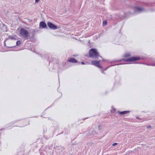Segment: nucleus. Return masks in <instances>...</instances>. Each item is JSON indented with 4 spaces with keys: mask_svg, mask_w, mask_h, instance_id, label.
Masks as SVG:
<instances>
[{
    "mask_svg": "<svg viewBox=\"0 0 155 155\" xmlns=\"http://www.w3.org/2000/svg\"><path fill=\"white\" fill-rule=\"evenodd\" d=\"M89 55L90 57L94 58L95 59H97L99 57L102 58L100 55L99 53L96 48H92L89 51Z\"/></svg>",
    "mask_w": 155,
    "mask_h": 155,
    "instance_id": "f257e3e1",
    "label": "nucleus"
},
{
    "mask_svg": "<svg viewBox=\"0 0 155 155\" xmlns=\"http://www.w3.org/2000/svg\"><path fill=\"white\" fill-rule=\"evenodd\" d=\"M20 34L22 37H24L26 39H28V37H29V35L28 31L24 28H21L20 31Z\"/></svg>",
    "mask_w": 155,
    "mask_h": 155,
    "instance_id": "f03ea898",
    "label": "nucleus"
},
{
    "mask_svg": "<svg viewBox=\"0 0 155 155\" xmlns=\"http://www.w3.org/2000/svg\"><path fill=\"white\" fill-rule=\"evenodd\" d=\"M122 61H126L128 62H133L136 61V56L133 57H130L127 58H123L121 60L115 61H114V63Z\"/></svg>",
    "mask_w": 155,
    "mask_h": 155,
    "instance_id": "7ed1b4c3",
    "label": "nucleus"
},
{
    "mask_svg": "<svg viewBox=\"0 0 155 155\" xmlns=\"http://www.w3.org/2000/svg\"><path fill=\"white\" fill-rule=\"evenodd\" d=\"M47 25L49 28L52 30H55L58 28L57 26L50 21L47 22Z\"/></svg>",
    "mask_w": 155,
    "mask_h": 155,
    "instance_id": "20e7f679",
    "label": "nucleus"
},
{
    "mask_svg": "<svg viewBox=\"0 0 155 155\" xmlns=\"http://www.w3.org/2000/svg\"><path fill=\"white\" fill-rule=\"evenodd\" d=\"M100 61H92L91 63V64L94 65L97 67L102 68V66L100 65Z\"/></svg>",
    "mask_w": 155,
    "mask_h": 155,
    "instance_id": "39448f33",
    "label": "nucleus"
},
{
    "mask_svg": "<svg viewBox=\"0 0 155 155\" xmlns=\"http://www.w3.org/2000/svg\"><path fill=\"white\" fill-rule=\"evenodd\" d=\"M39 27L40 28H45L46 29L48 28V27L46 23L44 21H41L40 22L39 24Z\"/></svg>",
    "mask_w": 155,
    "mask_h": 155,
    "instance_id": "423d86ee",
    "label": "nucleus"
},
{
    "mask_svg": "<svg viewBox=\"0 0 155 155\" xmlns=\"http://www.w3.org/2000/svg\"><path fill=\"white\" fill-rule=\"evenodd\" d=\"M35 31L34 29L33 30H32L30 32V34L31 35L30 36H29V38L30 39H34V35H35Z\"/></svg>",
    "mask_w": 155,
    "mask_h": 155,
    "instance_id": "0eeeda50",
    "label": "nucleus"
},
{
    "mask_svg": "<svg viewBox=\"0 0 155 155\" xmlns=\"http://www.w3.org/2000/svg\"><path fill=\"white\" fill-rule=\"evenodd\" d=\"M136 14L139 12H143L144 11V9L141 8L136 7Z\"/></svg>",
    "mask_w": 155,
    "mask_h": 155,
    "instance_id": "6e6552de",
    "label": "nucleus"
},
{
    "mask_svg": "<svg viewBox=\"0 0 155 155\" xmlns=\"http://www.w3.org/2000/svg\"><path fill=\"white\" fill-rule=\"evenodd\" d=\"M68 61L74 63H76L78 62V61L75 58H69L68 60Z\"/></svg>",
    "mask_w": 155,
    "mask_h": 155,
    "instance_id": "1a4fd4ad",
    "label": "nucleus"
},
{
    "mask_svg": "<svg viewBox=\"0 0 155 155\" xmlns=\"http://www.w3.org/2000/svg\"><path fill=\"white\" fill-rule=\"evenodd\" d=\"M130 111H118V113L120 115H124L127 114L128 113H129Z\"/></svg>",
    "mask_w": 155,
    "mask_h": 155,
    "instance_id": "9d476101",
    "label": "nucleus"
},
{
    "mask_svg": "<svg viewBox=\"0 0 155 155\" xmlns=\"http://www.w3.org/2000/svg\"><path fill=\"white\" fill-rule=\"evenodd\" d=\"M6 39H11L12 40H16V38L14 36H9L8 38H6Z\"/></svg>",
    "mask_w": 155,
    "mask_h": 155,
    "instance_id": "9b49d317",
    "label": "nucleus"
},
{
    "mask_svg": "<svg viewBox=\"0 0 155 155\" xmlns=\"http://www.w3.org/2000/svg\"><path fill=\"white\" fill-rule=\"evenodd\" d=\"M130 53H125L123 56L124 57H129L130 56Z\"/></svg>",
    "mask_w": 155,
    "mask_h": 155,
    "instance_id": "f8f14e48",
    "label": "nucleus"
},
{
    "mask_svg": "<svg viewBox=\"0 0 155 155\" xmlns=\"http://www.w3.org/2000/svg\"><path fill=\"white\" fill-rule=\"evenodd\" d=\"M136 119L138 120H136V122H142L143 121V119H140L138 117H136Z\"/></svg>",
    "mask_w": 155,
    "mask_h": 155,
    "instance_id": "ddd939ff",
    "label": "nucleus"
},
{
    "mask_svg": "<svg viewBox=\"0 0 155 155\" xmlns=\"http://www.w3.org/2000/svg\"><path fill=\"white\" fill-rule=\"evenodd\" d=\"M110 66H109L107 67V68H104V69H103L102 68V70H101V72L102 73H103V72L104 71H106V70H107L108 68H110Z\"/></svg>",
    "mask_w": 155,
    "mask_h": 155,
    "instance_id": "4468645a",
    "label": "nucleus"
},
{
    "mask_svg": "<svg viewBox=\"0 0 155 155\" xmlns=\"http://www.w3.org/2000/svg\"><path fill=\"white\" fill-rule=\"evenodd\" d=\"M21 44V42L20 41H16V45L17 46H18Z\"/></svg>",
    "mask_w": 155,
    "mask_h": 155,
    "instance_id": "2eb2a0df",
    "label": "nucleus"
},
{
    "mask_svg": "<svg viewBox=\"0 0 155 155\" xmlns=\"http://www.w3.org/2000/svg\"><path fill=\"white\" fill-rule=\"evenodd\" d=\"M144 58L143 57H139L136 56V61L139 60V59H143Z\"/></svg>",
    "mask_w": 155,
    "mask_h": 155,
    "instance_id": "dca6fc26",
    "label": "nucleus"
},
{
    "mask_svg": "<svg viewBox=\"0 0 155 155\" xmlns=\"http://www.w3.org/2000/svg\"><path fill=\"white\" fill-rule=\"evenodd\" d=\"M2 26H3V28H5L4 31H7L6 30H7V27H6V25H5L4 24H3Z\"/></svg>",
    "mask_w": 155,
    "mask_h": 155,
    "instance_id": "f3484780",
    "label": "nucleus"
},
{
    "mask_svg": "<svg viewBox=\"0 0 155 155\" xmlns=\"http://www.w3.org/2000/svg\"><path fill=\"white\" fill-rule=\"evenodd\" d=\"M107 21L106 20L104 21L103 22V25H107Z\"/></svg>",
    "mask_w": 155,
    "mask_h": 155,
    "instance_id": "a211bd4d",
    "label": "nucleus"
},
{
    "mask_svg": "<svg viewBox=\"0 0 155 155\" xmlns=\"http://www.w3.org/2000/svg\"><path fill=\"white\" fill-rule=\"evenodd\" d=\"M56 152H58L60 154L61 153V152H62V151L60 149H58L57 150V149H56Z\"/></svg>",
    "mask_w": 155,
    "mask_h": 155,
    "instance_id": "6ab92c4d",
    "label": "nucleus"
},
{
    "mask_svg": "<svg viewBox=\"0 0 155 155\" xmlns=\"http://www.w3.org/2000/svg\"><path fill=\"white\" fill-rule=\"evenodd\" d=\"M98 129L99 130L102 129L100 125V124L98 125Z\"/></svg>",
    "mask_w": 155,
    "mask_h": 155,
    "instance_id": "aec40b11",
    "label": "nucleus"
},
{
    "mask_svg": "<svg viewBox=\"0 0 155 155\" xmlns=\"http://www.w3.org/2000/svg\"><path fill=\"white\" fill-rule=\"evenodd\" d=\"M133 11L134 12H136V6L134 5L133 7Z\"/></svg>",
    "mask_w": 155,
    "mask_h": 155,
    "instance_id": "412c9836",
    "label": "nucleus"
},
{
    "mask_svg": "<svg viewBox=\"0 0 155 155\" xmlns=\"http://www.w3.org/2000/svg\"><path fill=\"white\" fill-rule=\"evenodd\" d=\"M115 111V109L113 108V110L111 111V112L112 113H114Z\"/></svg>",
    "mask_w": 155,
    "mask_h": 155,
    "instance_id": "4be33fe9",
    "label": "nucleus"
},
{
    "mask_svg": "<svg viewBox=\"0 0 155 155\" xmlns=\"http://www.w3.org/2000/svg\"><path fill=\"white\" fill-rule=\"evenodd\" d=\"M117 143H114L112 144L113 146H114L115 145H117Z\"/></svg>",
    "mask_w": 155,
    "mask_h": 155,
    "instance_id": "5701e85b",
    "label": "nucleus"
},
{
    "mask_svg": "<svg viewBox=\"0 0 155 155\" xmlns=\"http://www.w3.org/2000/svg\"><path fill=\"white\" fill-rule=\"evenodd\" d=\"M6 40L7 39H6L5 40V41H4V46L5 47L6 46V44L5 42H6Z\"/></svg>",
    "mask_w": 155,
    "mask_h": 155,
    "instance_id": "b1692460",
    "label": "nucleus"
},
{
    "mask_svg": "<svg viewBox=\"0 0 155 155\" xmlns=\"http://www.w3.org/2000/svg\"><path fill=\"white\" fill-rule=\"evenodd\" d=\"M151 127V126L150 125H148V126H147V128H150Z\"/></svg>",
    "mask_w": 155,
    "mask_h": 155,
    "instance_id": "393cba45",
    "label": "nucleus"
},
{
    "mask_svg": "<svg viewBox=\"0 0 155 155\" xmlns=\"http://www.w3.org/2000/svg\"><path fill=\"white\" fill-rule=\"evenodd\" d=\"M81 64H85V63L83 61H82L81 62Z\"/></svg>",
    "mask_w": 155,
    "mask_h": 155,
    "instance_id": "a878e982",
    "label": "nucleus"
},
{
    "mask_svg": "<svg viewBox=\"0 0 155 155\" xmlns=\"http://www.w3.org/2000/svg\"><path fill=\"white\" fill-rule=\"evenodd\" d=\"M40 0H35V2L36 3H38L39 1Z\"/></svg>",
    "mask_w": 155,
    "mask_h": 155,
    "instance_id": "bb28decb",
    "label": "nucleus"
},
{
    "mask_svg": "<svg viewBox=\"0 0 155 155\" xmlns=\"http://www.w3.org/2000/svg\"><path fill=\"white\" fill-rule=\"evenodd\" d=\"M89 144H93V143L92 142H91L90 143H89Z\"/></svg>",
    "mask_w": 155,
    "mask_h": 155,
    "instance_id": "cd10ccee",
    "label": "nucleus"
},
{
    "mask_svg": "<svg viewBox=\"0 0 155 155\" xmlns=\"http://www.w3.org/2000/svg\"><path fill=\"white\" fill-rule=\"evenodd\" d=\"M151 65L155 66V63H154V64H153L152 65Z\"/></svg>",
    "mask_w": 155,
    "mask_h": 155,
    "instance_id": "c85d7f7f",
    "label": "nucleus"
},
{
    "mask_svg": "<svg viewBox=\"0 0 155 155\" xmlns=\"http://www.w3.org/2000/svg\"><path fill=\"white\" fill-rule=\"evenodd\" d=\"M139 63H137V62H136V64H139Z\"/></svg>",
    "mask_w": 155,
    "mask_h": 155,
    "instance_id": "c756f323",
    "label": "nucleus"
},
{
    "mask_svg": "<svg viewBox=\"0 0 155 155\" xmlns=\"http://www.w3.org/2000/svg\"><path fill=\"white\" fill-rule=\"evenodd\" d=\"M88 117L86 118L85 119L87 118Z\"/></svg>",
    "mask_w": 155,
    "mask_h": 155,
    "instance_id": "7c9ffc66",
    "label": "nucleus"
},
{
    "mask_svg": "<svg viewBox=\"0 0 155 155\" xmlns=\"http://www.w3.org/2000/svg\"><path fill=\"white\" fill-rule=\"evenodd\" d=\"M2 130H2L0 129V130Z\"/></svg>",
    "mask_w": 155,
    "mask_h": 155,
    "instance_id": "2f4dec72",
    "label": "nucleus"
}]
</instances>
